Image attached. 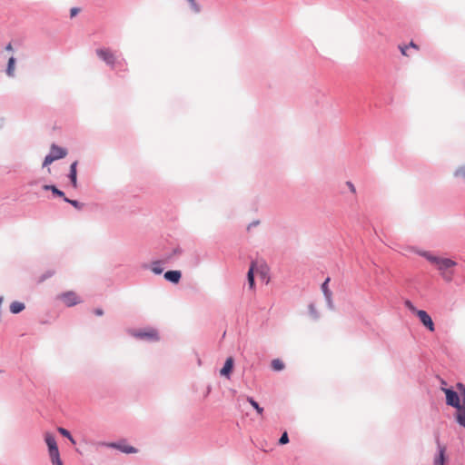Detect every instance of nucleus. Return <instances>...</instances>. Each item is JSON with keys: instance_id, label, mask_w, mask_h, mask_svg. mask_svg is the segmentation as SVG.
Wrapping results in <instances>:
<instances>
[{"instance_id": "1", "label": "nucleus", "mask_w": 465, "mask_h": 465, "mask_svg": "<svg viewBox=\"0 0 465 465\" xmlns=\"http://www.w3.org/2000/svg\"><path fill=\"white\" fill-rule=\"evenodd\" d=\"M415 252L425 258L428 262L437 266L438 271L441 272H448L449 269L457 265V262L450 258H441L432 254L430 252L416 250Z\"/></svg>"}, {"instance_id": "2", "label": "nucleus", "mask_w": 465, "mask_h": 465, "mask_svg": "<svg viewBox=\"0 0 465 465\" xmlns=\"http://www.w3.org/2000/svg\"><path fill=\"white\" fill-rule=\"evenodd\" d=\"M96 55L99 59L106 64L111 69H115V65H122L124 64V59H118L115 54L110 48H98L95 50Z\"/></svg>"}, {"instance_id": "3", "label": "nucleus", "mask_w": 465, "mask_h": 465, "mask_svg": "<svg viewBox=\"0 0 465 465\" xmlns=\"http://www.w3.org/2000/svg\"><path fill=\"white\" fill-rule=\"evenodd\" d=\"M456 387L460 394V400L453 417L458 425L465 429V385L458 382Z\"/></svg>"}, {"instance_id": "4", "label": "nucleus", "mask_w": 465, "mask_h": 465, "mask_svg": "<svg viewBox=\"0 0 465 465\" xmlns=\"http://www.w3.org/2000/svg\"><path fill=\"white\" fill-rule=\"evenodd\" d=\"M441 391L445 393L446 404L450 407L457 409L460 406V394L455 391L452 387L445 388L441 387Z\"/></svg>"}, {"instance_id": "5", "label": "nucleus", "mask_w": 465, "mask_h": 465, "mask_svg": "<svg viewBox=\"0 0 465 465\" xmlns=\"http://www.w3.org/2000/svg\"><path fill=\"white\" fill-rule=\"evenodd\" d=\"M57 300L62 301L67 307H73L82 301L74 291H67L56 296Z\"/></svg>"}, {"instance_id": "6", "label": "nucleus", "mask_w": 465, "mask_h": 465, "mask_svg": "<svg viewBox=\"0 0 465 465\" xmlns=\"http://www.w3.org/2000/svg\"><path fill=\"white\" fill-rule=\"evenodd\" d=\"M133 335L137 339L148 341H157L160 339L158 331L154 329L140 330L134 331Z\"/></svg>"}, {"instance_id": "7", "label": "nucleus", "mask_w": 465, "mask_h": 465, "mask_svg": "<svg viewBox=\"0 0 465 465\" xmlns=\"http://www.w3.org/2000/svg\"><path fill=\"white\" fill-rule=\"evenodd\" d=\"M436 444H437L438 453L434 457L433 464L434 465H445L446 461H447L446 446H444L440 443L439 437H436Z\"/></svg>"}, {"instance_id": "8", "label": "nucleus", "mask_w": 465, "mask_h": 465, "mask_svg": "<svg viewBox=\"0 0 465 465\" xmlns=\"http://www.w3.org/2000/svg\"><path fill=\"white\" fill-rule=\"evenodd\" d=\"M108 447L120 450L123 453L132 454L136 453L138 450L131 445H128L125 440H121L116 442H111Z\"/></svg>"}, {"instance_id": "9", "label": "nucleus", "mask_w": 465, "mask_h": 465, "mask_svg": "<svg viewBox=\"0 0 465 465\" xmlns=\"http://www.w3.org/2000/svg\"><path fill=\"white\" fill-rule=\"evenodd\" d=\"M417 316L420 322L430 331H433L435 330L433 321L430 314L423 310L417 311Z\"/></svg>"}, {"instance_id": "10", "label": "nucleus", "mask_w": 465, "mask_h": 465, "mask_svg": "<svg viewBox=\"0 0 465 465\" xmlns=\"http://www.w3.org/2000/svg\"><path fill=\"white\" fill-rule=\"evenodd\" d=\"M329 282H330V278L328 277L322 282L321 288L323 292L324 298L326 300L328 308L330 310H334V305H333V302H332V292L329 289Z\"/></svg>"}, {"instance_id": "11", "label": "nucleus", "mask_w": 465, "mask_h": 465, "mask_svg": "<svg viewBox=\"0 0 465 465\" xmlns=\"http://www.w3.org/2000/svg\"><path fill=\"white\" fill-rule=\"evenodd\" d=\"M77 164L78 162L74 161L70 165V170L68 173V178L70 180V183L73 186V188L76 189L78 187V182H77Z\"/></svg>"}, {"instance_id": "12", "label": "nucleus", "mask_w": 465, "mask_h": 465, "mask_svg": "<svg viewBox=\"0 0 465 465\" xmlns=\"http://www.w3.org/2000/svg\"><path fill=\"white\" fill-rule=\"evenodd\" d=\"M163 277L167 282L177 284L182 278V272L178 270H170L164 272Z\"/></svg>"}, {"instance_id": "13", "label": "nucleus", "mask_w": 465, "mask_h": 465, "mask_svg": "<svg viewBox=\"0 0 465 465\" xmlns=\"http://www.w3.org/2000/svg\"><path fill=\"white\" fill-rule=\"evenodd\" d=\"M233 365H234V361H233L232 357H228L225 360V362L220 371L221 376L230 378V375L233 370Z\"/></svg>"}, {"instance_id": "14", "label": "nucleus", "mask_w": 465, "mask_h": 465, "mask_svg": "<svg viewBox=\"0 0 465 465\" xmlns=\"http://www.w3.org/2000/svg\"><path fill=\"white\" fill-rule=\"evenodd\" d=\"M256 268V262H252L250 268L247 272V282L248 286L251 290H253L255 287V280H254V270Z\"/></svg>"}, {"instance_id": "15", "label": "nucleus", "mask_w": 465, "mask_h": 465, "mask_svg": "<svg viewBox=\"0 0 465 465\" xmlns=\"http://www.w3.org/2000/svg\"><path fill=\"white\" fill-rule=\"evenodd\" d=\"M43 190L51 191L52 193L54 194V196L63 198L64 201V197H66L64 193L62 190L58 189L54 184H45L43 186Z\"/></svg>"}, {"instance_id": "16", "label": "nucleus", "mask_w": 465, "mask_h": 465, "mask_svg": "<svg viewBox=\"0 0 465 465\" xmlns=\"http://www.w3.org/2000/svg\"><path fill=\"white\" fill-rule=\"evenodd\" d=\"M50 152H51L52 154H54V155L61 154V156H58V160L62 159V158H64V157H65L67 155V150L65 148L58 146V145H56L54 143H53L51 145Z\"/></svg>"}, {"instance_id": "17", "label": "nucleus", "mask_w": 465, "mask_h": 465, "mask_svg": "<svg viewBox=\"0 0 465 465\" xmlns=\"http://www.w3.org/2000/svg\"><path fill=\"white\" fill-rule=\"evenodd\" d=\"M49 456L51 459V461L54 465H63V462L60 459V453L58 448H55L54 450H49Z\"/></svg>"}, {"instance_id": "18", "label": "nucleus", "mask_w": 465, "mask_h": 465, "mask_svg": "<svg viewBox=\"0 0 465 465\" xmlns=\"http://www.w3.org/2000/svg\"><path fill=\"white\" fill-rule=\"evenodd\" d=\"M45 443L47 445L48 450H54L55 448H58L55 437L52 433H50V432H46L45 433Z\"/></svg>"}, {"instance_id": "19", "label": "nucleus", "mask_w": 465, "mask_h": 465, "mask_svg": "<svg viewBox=\"0 0 465 465\" xmlns=\"http://www.w3.org/2000/svg\"><path fill=\"white\" fill-rule=\"evenodd\" d=\"M9 308H10V312L13 314H18L25 310V305L24 302L15 301L10 304Z\"/></svg>"}, {"instance_id": "20", "label": "nucleus", "mask_w": 465, "mask_h": 465, "mask_svg": "<svg viewBox=\"0 0 465 465\" xmlns=\"http://www.w3.org/2000/svg\"><path fill=\"white\" fill-rule=\"evenodd\" d=\"M15 58L14 56H11L8 59L7 66L5 73L9 77L15 76Z\"/></svg>"}, {"instance_id": "21", "label": "nucleus", "mask_w": 465, "mask_h": 465, "mask_svg": "<svg viewBox=\"0 0 465 465\" xmlns=\"http://www.w3.org/2000/svg\"><path fill=\"white\" fill-rule=\"evenodd\" d=\"M161 264H162V261H160V260H157V261H154L152 262L151 270L154 274L159 275L163 272V267H161Z\"/></svg>"}, {"instance_id": "22", "label": "nucleus", "mask_w": 465, "mask_h": 465, "mask_svg": "<svg viewBox=\"0 0 465 465\" xmlns=\"http://www.w3.org/2000/svg\"><path fill=\"white\" fill-rule=\"evenodd\" d=\"M247 401L252 406L259 415H262L263 408L261 407L252 397H247Z\"/></svg>"}, {"instance_id": "23", "label": "nucleus", "mask_w": 465, "mask_h": 465, "mask_svg": "<svg viewBox=\"0 0 465 465\" xmlns=\"http://www.w3.org/2000/svg\"><path fill=\"white\" fill-rule=\"evenodd\" d=\"M59 156H61V154H59ZM56 160H58V155L52 154L50 152L47 155H45L42 166L46 167Z\"/></svg>"}, {"instance_id": "24", "label": "nucleus", "mask_w": 465, "mask_h": 465, "mask_svg": "<svg viewBox=\"0 0 465 465\" xmlns=\"http://www.w3.org/2000/svg\"><path fill=\"white\" fill-rule=\"evenodd\" d=\"M189 4L190 9L194 14H200L202 12V6L196 2V0H186Z\"/></svg>"}, {"instance_id": "25", "label": "nucleus", "mask_w": 465, "mask_h": 465, "mask_svg": "<svg viewBox=\"0 0 465 465\" xmlns=\"http://www.w3.org/2000/svg\"><path fill=\"white\" fill-rule=\"evenodd\" d=\"M272 368L276 371H281L284 369L285 365L280 359H274L271 362Z\"/></svg>"}, {"instance_id": "26", "label": "nucleus", "mask_w": 465, "mask_h": 465, "mask_svg": "<svg viewBox=\"0 0 465 465\" xmlns=\"http://www.w3.org/2000/svg\"><path fill=\"white\" fill-rule=\"evenodd\" d=\"M453 175L455 178L465 180V163L463 165L458 167L455 170Z\"/></svg>"}, {"instance_id": "27", "label": "nucleus", "mask_w": 465, "mask_h": 465, "mask_svg": "<svg viewBox=\"0 0 465 465\" xmlns=\"http://www.w3.org/2000/svg\"><path fill=\"white\" fill-rule=\"evenodd\" d=\"M64 202L71 204L77 210H82L84 205L83 203H80L77 200L69 199L68 197H64Z\"/></svg>"}, {"instance_id": "28", "label": "nucleus", "mask_w": 465, "mask_h": 465, "mask_svg": "<svg viewBox=\"0 0 465 465\" xmlns=\"http://www.w3.org/2000/svg\"><path fill=\"white\" fill-rule=\"evenodd\" d=\"M58 431L61 435H63L64 437L67 438L73 444H75V440L73 438L71 432L64 429V428H62V427H59L58 428Z\"/></svg>"}, {"instance_id": "29", "label": "nucleus", "mask_w": 465, "mask_h": 465, "mask_svg": "<svg viewBox=\"0 0 465 465\" xmlns=\"http://www.w3.org/2000/svg\"><path fill=\"white\" fill-rule=\"evenodd\" d=\"M54 274V270H48V271H46L45 272H44V273L39 277L38 282H45V280H47V279L51 278Z\"/></svg>"}, {"instance_id": "30", "label": "nucleus", "mask_w": 465, "mask_h": 465, "mask_svg": "<svg viewBox=\"0 0 465 465\" xmlns=\"http://www.w3.org/2000/svg\"><path fill=\"white\" fill-rule=\"evenodd\" d=\"M309 313L314 319H319L320 315L313 303L309 304Z\"/></svg>"}, {"instance_id": "31", "label": "nucleus", "mask_w": 465, "mask_h": 465, "mask_svg": "<svg viewBox=\"0 0 465 465\" xmlns=\"http://www.w3.org/2000/svg\"><path fill=\"white\" fill-rule=\"evenodd\" d=\"M454 272L452 271H448L445 272H441V277L446 282H450L453 280Z\"/></svg>"}, {"instance_id": "32", "label": "nucleus", "mask_w": 465, "mask_h": 465, "mask_svg": "<svg viewBox=\"0 0 465 465\" xmlns=\"http://www.w3.org/2000/svg\"><path fill=\"white\" fill-rule=\"evenodd\" d=\"M183 252V249L181 247H176L173 250L172 253L165 257L166 260L172 259L173 256L180 255Z\"/></svg>"}, {"instance_id": "33", "label": "nucleus", "mask_w": 465, "mask_h": 465, "mask_svg": "<svg viewBox=\"0 0 465 465\" xmlns=\"http://www.w3.org/2000/svg\"><path fill=\"white\" fill-rule=\"evenodd\" d=\"M288 442H289V436H288L287 431H284V432L281 435V437H280V439H279V444H280V445H285V444H287Z\"/></svg>"}, {"instance_id": "34", "label": "nucleus", "mask_w": 465, "mask_h": 465, "mask_svg": "<svg viewBox=\"0 0 465 465\" xmlns=\"http://www.w3.org/2000/svg\"><path fill=\"white\" fill-rule=\"evenodd\" d=\"M191 266L196 267L200 264V258L198 255H194L190 261Z\"/></svg>"}, {"instance_id": "35", "label": "nucleus", "mask_w": 465, "mask_h": 465, "mask_svg": "<svg viewBox=\"0 0 465 465\" xmlns=\"http://www.w3.org/2000/svg\"><path fill=\"white\" fill-rule=\"evenodd\" d=\"M404 304L409 310L417 313L418 310L414 307L413 303L410 300H406Z\"/></svg>"}, {"instance_id": "36", "label": "nucleus", "mask_w": 465, "mask_h": 465, "mask_svg": "<svg viewBox=\"0 0 465 465\" xmlns=\"http://www.w3.org/2000/svg\"><path fill=\"white\" fill-rule=\"evenodd\" d=\"M126 65H127V64H126V61L124 60V64H122V65H115L114 70L125 72V71H127Z\"/></svg>"}, {"instance_id": "37", "label": "nucleus", "mask_w": 465, "mask_h": 465, "mask_svg": "<svg viewBox=\"0 0 465 465\" xmlns=\"http://www.w3.org/2000/svg\"><path fill=\"white\" fill-rule=\"evenodd\" d=\"M346 185L352 193H356V188L351 181L346 182Z\"/></svg>"}, {"instance_id": "38", "label": "nucleus", "mask_w": 465, "mask_h": 465, "mask_svg": "<svg viewBox=\"0 0 465 465\" xmlns=\"http://www.w3.org/2000/svg\"><path fill=\"white\" fill-rule=\"evenodd\" d=\"M79 12H80V8H78V7H73V8H71V10H70V16H71V17L75 16Z\"/></svg>"}, {"instance_id": "39", "label": "nucleus", "mask_w": 465, "mask_h": 465, "mask_svg": "<svg viewBox=\"0 0 465 465\" xmlns=\"http://www.w3.org/2000/svg\"><path fill=\"white\" fill-rule=\"evenodd\" d=\"M400 50H401V53L402 54V55H408L407 54V50L409 48L408 45H403V46H399Z\"/></svg>"}, {"instance_id": "40", "label": "nucleus", "mask_w": 465, "mask_h": 465, "mask_svg": "<svg viewBox=\"0 0 465 465\" xmlns=\"http://www.w3.org/2000/svg\"><path fill=\"white\" fill-rule=\"evenodd\" d=\"M94 313L96 316H102V315H104V310L102 308H96L94 310Z\"/></svg>"}, {"instance_id": "41", "label": "nucleus", "mask_w": 465, "mask_h": 465, "mask_svg": "<svg viewBox=\"0 0 465 465\" xmlns=\"http://www.w3.org/2000/svg\"><path fill=\"white\" fill-rule=\"evenodd\" d=\"M259 223H260V222H259V221H253V222H252V223L248 225L247 230H248V231H250L252 227L257 226Z\"/></svg>"}, {"instance_id": "42", "label": "nucleus", "mask_w": 465, "mask_h": 465, "mask_svg": "<svg viewBox=\"0 0 465 465\" xmlns=\"http://www.w3.org/2000/svg\"><path fill=\"white\" fill-rule=\"evenodd\" d=\"M408 46L418 49V45L413 41H411Z\"/></svg>"}, {"instance_id": "43", "label": "nucleus", "mask_w": 465, "mask_h": 465, "mask_svg": "<svg viewBox=\"0 0 465 465\" xmlns=\"http://www.w3.org/2000/svg\"><path fill=\"white\" fill-rule=\"evenodd\" d=\"M5 50H6V51H13L12 45L10 43L8 45H6V46L5 47Z\"/></svg>"}, {"instance_id": "44", "label": "nucleus", "mask_w": 465, "mask_h": 465, "mask_svg": "<svg viewBox=\"0 0 465 465\" xmlns=\"http://www.w3.org/2000/svg\"><path fill=\"white\" fill-rule=\"evenodd\" d=\"M143 268H144V269H148V268H149V266H148L147 264H143Z\"/></svg>"}, {"instance_id": "45", "label": "nucleus", "mask_w": 465, "mask_h": 465, "mask_svg": "<svg viewBox=\"0 0 465 465\" xmlns=\"http://www.w3.org/2000/svg\"><path fill=\"white\" fill-rule=\"evenodd\" d=\"M441 384H442V385H446V381L442 380V381H441Z\"/></svg>"}, {"instance_id": "46", "label": "nucleus", "mask_w": 465, "mask_h": 465, "mask_svg": "<svg viewBox=\"0 0 465 465\" xmlns=\"http://www.w3.org/2000/svg\"><path fill=\"white\" fill-rule=\"evenodd\" d=\"M2 372V371L0 370V373Z\"/></svg>"}]
</instances>
